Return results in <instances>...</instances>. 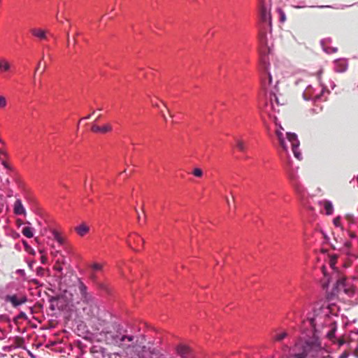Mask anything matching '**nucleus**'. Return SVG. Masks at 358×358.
Returning a JSON list of instances; mask_svg holds the SVG:
<instances>
[{"label":"nucleus","instance_id":"f257e3e1","mask_svg":"<svg viewBox=\"0 0 358 358\" xmlns=\"http://www.w3.org/2000/svg\"><path fill=\"white\" fill-rule=\"evenodd\" d=\"M337 318L336 315L331 313L329 305L315 308L313 316L309 318L314 333L312 336L302 333L292 346L289 348L284 345L282 350L289 351L287 358H331L327 350L322 346L317 334L334 342Z\"/></svg>","mask_w":358,"mask_h":358},{"label":"nucleus","instance_id":"f03ea898","mask_svg":"<svg viewBox=\"0 0 358 358\" xmlns=\"http://www.w3.org/2000/svg\"><path fill=\"white\" fill-rule=\"evenodd\" d=\"M278 81L276 80L273 81L272 74L270 69L266 68L265 73L262 76V85L264 90L269 93V102L266 103L264 112L267 113L271 117L273 118L275 124L278 125L277 118L275 115V112H279V103L278 97L275 94L276 85Z\"/></svg>","mask_w":358,"mask_h":358},{"label":"nucleus","instance_id":"7ed1b4c3","mask_svg":"<svg viewBox=\"0 0 358 358\" xmlns=\"http://www.w3.org/2000/svg\"><path fill=\"white\" fill-rule=\"evenodd\" d=\"M260 33L259 40L262 44L267 43V32H271V15L270 8L264 2L259 3Z\"/></svg>","mask_w":358,"mask_h":358},{"label":"nucleus","instance_id":"20e7f679","mask_svg":"<svg viewBox=\"0 0 358 358\" xmlns=\"http://www.w3.org/2000/svg\"><path fill=\"white\" fill-rule=\"evenodd\" d=\"M135 338L136 337L131 335H113L110 333H107L106 336V341L108 344L118 346L123 350L135 348Z\"/></svg>","mask_w":358,"mask_h":358},{"label":"nucleus","instance_id":"39448f33","mask_svg":"<svg viewBox=\"0 0 358 358\" xmlns=\"http://www.w3.org/2000/svg\"><path fill=\"white\" fill-rule=\"evenodd\" d=\"M321 73L322 71L318 73V80L320 83V85L317 88H314L313 86L309 85L304 90L303 96L305 100L316 101L322 99V96L325 90L327 88V86L322 83L321 80Z\"/></svg>","mask_w":358,"mask_h":358},{"label":"nucleus","instance_id":"423d86ee","mask_svg":"<svg viewBox=\"0 0 358 358\" xmlns=\"http://www.w3.org/2000/svg\"><path fill=\"white\" fill-rule=\"evenodd\" d=\"M288 149L291 147L293 154L298 159H301V153L299 150V141L297 136L294 133L287 132L286 133V137H285Z\"/></svg>","mask_w":358,"mask_h":358},{"label":"nucleus","instance_id":"0eeeda50","mask_svg":"<svg viewBox=\"0 0 358 358\" xmlns=\"http://www.w3.org/2000/svg\"><path fill=\"white\" fill-rule=\"evenodd\" d=\"M77 287L81 296V300L86 303H91L93 301V298L87 292V286L80 278H77Z\"/></svg>","mask_w":358,"mask_h":358},{"label":"nucleus","instance_id":"6e6552de","mask_svg":"<svg viewBox=\"0 0 358 358\" xmlns=\"http://www.w3.org/2000/svg\"><path fill=\"white\" fill-rule=\"evenodd\" d=\"M5 301L10 302L13 307L16 308L25 303L27 301V298L24 295H6L5 296Z\"/></svg>","mask_w":358,"mask_h":358},{"label":"nucleus","instance_id":"1a4fd4ad","mask_svg":"<svg viewBox=\"0 0 358 358\" xmlns=\"http://www.w3.org/2000/svg\"><path fill=\"white\" fill-rule=\"evenodd\" d=\"M289 179L296 192L302 194L304 192V187L299 180V176L294 172H290Z\"/></svg>","mask_w":358,"mask_h":358},{"label":"nucleus","instance_id":"9d476101","mask_svg":"<svg viewBox=\"0 0 358 358\" xmlns=\"http://www.w3.org/2000/svg\"><path fill=\"white\" fill-rule=\"evenodd\" d=\"M289 336L287 331L282 329H276L273 331L271 339L273 342L281 343Z\"/></svg>","mask_w":358,"mask_h":358},{"label":"nucleus","instance_id":"9b49d317","mask_svg":"<svg viewBox=\"0 0 358 358\" xmlns=\"http://www.w3.org/2000/svg\"><path fill=\"white\" fill-rule=\"evenodd\" d=\"M284 131V129L279 125V127L276 129L275 130V135L278 139L279 143L281 146V148L285 151H288V145L287 144L286 140L284 137L282 131Z\"/></svg>","mask_w":358,"mask_h":358},{"label":"nucleus","instance_id":"f8f14e48","mask_svg":"<svg viewBox=\"0 0 358 358\" xmlns=\"http://www.w3.org/2000/svg\"><path fill=\"white\" fill-rule=\"evenodd\" d=\"M318 205L324 208L326 215H331L333 214L334 206L331 201L327 199L320 200L318 201Z\"/></svg>","mask_w":358,"mask_h":358},{"label":"nucleus","instance_id":"ddd939ff","mask_svg":"<svg viewBox=\"0 0 358 358\" xmlns=\"http://www.w3.org/2000/svg\"><path fill=\"white\" fill-rule=\"evenodd\" d=\"M348 63L345 59H339L334 61V70L338 73H343L346 71Z\"/></svg>","mask_w":358,"mask_h":358},{"label":"nucleus","instance_id":"4468645a","mask_svg":"<svg viewBox=\"0 0 358 358\" xmlns=\"http://www.w3.org/2000/svg\"><path fill=\"white\" fill-rule=\"evenodd\" d=\"M176 352L180 357L187 358L190 355V349L187 345H179L176 348Z\"/></svg>","mask_w":358,"mask_h":358},{"label":"nucleus","instance_id":"2eb2a0df","mask_svg":"<svg viewBox=\"0 0 358 358\" xmlns=\"http://www.w3.org/2000/svg\"><path fill=\"white\" fill-rule=\"evenodd\" d=\"M13 210L15 214L20 215H26V210L24 208L22 203L20 199H17L15 201Z\"/></svg>","mask_w":358,"mask_h":358},{"label":"nucleus","instance_id":"dca6fc26","mask_svg":"<svg viewBox=\"0 0 358 358\" xmlns=\"http://www.w3.org/2000/svg\"><path fill=\"white\" fill-rule=\"evenodd\" d=\"M31 34L39 40H45L47 38V32L45 30L38 28L31 29Z\"/></svg>","mask_w":358,"mask_h":358},{"label":"nucleus","instance_id":"f3484780","mask_svg":"<svg viewBox=\"0 0 358 358\" xmlns=\"http://www.w3.org/2000/svg\"><path fill=\"white\" fill-rule=\"evenodd\" d=\"M75 231L80 236H84L89 232L90 227L85 223H82L75 228Z\"/></svg>","mask_w":358,"mask_h":358},{"label":"nucleus","instance_id":"a211bd4d","mask_svg":"<svg viewBox=\"0 0 358 358\" xmlns=\"http://www.w3.org/2000/svg\"><path fill=\"white\" fill-rule=\"evenodd\" d=\"M329 42V39H323L321 41V45L322 46L323 50L328 54L336 52L337 51L336 48H330L327 45V43Z\"/></svg>","mask_w":358,"mask_h":358},{"label":"nucleus","instance_id":"6ab92c4d","mask_svg":"<svg viewBox=\"0 0 358 358\" xmlns=\"http://www.w3.org/2000/svg\"><path fill=\"white\" fill-rule=\"evenodd\" d=\"M153 354V351L150 348L143 346L142 348L141 352L138 353L139 358H152V355Z\"/></svg>","mask_w":358,"mask_h":358},{"label":"nucleus","instance_id":"aec40b11","mask_svg":"<svg viewBox=\"0 0 358 358\" xmlns=\"http://www.w3.org/2000/svg\"><path fill=\"white\" fill-rule=\"evenodd\" d=\"M52 235L53 236L54 240H55L60 245H64V238L62 236L59 231H57V230H52Z\"/></svg>","mask_w":358,"mask_h":358},{"label":"nucleus","instance_id":"412c9836","mask_svg":"<svg viewBox=\"0 0 358 358\" xmlns=\"http://www.w3.org/2000/svg\"><path fill=\"white\" fill-rule=\"evenodd\" d=\"M10 67L11 66L8 61L4 59H0V71H8Z\"/></svg>","mask_w":358,"mask_h":358},{"label":"nucleus","instance_id":"4be33fe9","mask_svg":"<svg viewBox=\"0 0 358 358\" xmlns=\"http://www.w3.org/2000/svg\"><path fill=\"white\" fill-rule=\"evenodd\" d=\"M22 233L27 238H32L34 236V229L30 227H25L22 229Z\"/></svg>","mask_w":358,"mask_h":358},{"label":"nucleus","instance_id":"5701e85b","mask_svg":"<svg viewBox=\"0 0 358 358\" xmlns=\"http://www.w3.org/2000/svg\"><path fill=\"white\" fill-rule=\"evenodd\" d=\"M90 268L94 272L101 271L103 268V264L98 262H93L90 265Z\"/></svg>","mask_w":358,"mask_h":358},{"label":"nucleus","instance_id":"b1692460","mask_svg":"<svg viewBox=\"0 0 358 358\" xmlns=\"http://www.w3.org/2000/svg\"><path fill=\"white\" fill-rule=\"evenodd\" d=\"M235 141H236V145L237 148L240 151L244 152L246 149V145H245V142L243 140L239 139V138H236Z\"/></svg>","mask_w":358,"mask_h":358},{"label":"nucleus","instance_id":"393cba45","mask_svg":"<svg viewBox=\"0 0 358 358\" xmlns=\"http://www.w3.org/2000/svg\"><path fill=\"white\" fill-rule=\"evenodd\" d=\"M345 279L344 278H341L336 281V286L338 290H343L346 292L345 286Z\"/></svg>","mask_w":358,"mask_h":358},{"label":"nucleus","instance_id":"a878e982","mask_svg":"<svg viewBox=\"0 0 358 358\" xmlns=\"http://www.w3.org/2000/svg\"><path fill=\"white\" fill-rule=\"evenodd\" d=\"M101 134H106L108 132H110L113 129V127L110 124H106L103 126L101 127Z\"/></svg>","mask_w":358,"mask_h":358},{"label":"nucleus","instance_id":"bb28decb","mask_svg":"<svg viewBox=\"0 0 358 358\" xmlns=\"http://www.w3.org/2000/svg\"><path fill=\"white\" fill-rule=\"evenodd\" d=\"M192 174L196 178H201L203 176V171L200 168H194Z\"/></svg>","mask_w":358,"mask_h":358},{"label":"nucleus","instance_id":"cd10ccee","mask_svg":"<svg viewBox=\"0 0 358 358\" xmlns=\"http://www.w3.org/2000/svg\"><path fill=\"white\" fill-rule=\"evenodd\" d=\"M277 12L278 13V14L280 15V22H285L286 17H285V13L282 11V10L281 8H278L277 9Z\"/></svg>","mask_w":358,"mask_h":358},{"label":"nucleus","instance_id":"c85d7f7f","mask_svg":"<svg viewBox=\"0 0 358 358\" xmlns=\"http://www.w3.org/2000/svg\"><path fill=\"white\" fill-rule=\"evenodd\" d=\"M333 223L335 225V227L342 228L340 216L335 217L333 220Z\"/></svg>","mask_w":358,"mask_h":358},{"label":"nucleus","instance_id":"c756f323","mask_svg":"<svg viewBox=\"0 0 358 358\" xmlns=\"http://www.w3.org/2000/svg\"><path fill=\"white\" fill-rule=\"evenodd\" d=\"M136 238L134 240V243L136 245L143 243V239L138 234H135Z\"/></svg>","mask_w":358,"mask_h":358},{"label":"nucleus","instance_id":"7c9ffc66","mask_svg":"<svg viewBox=\"0 0 358 358\" xmlns=\"http://www.w3.org/2000/svg\"><path fill=\"white\" fill-rule=\"evenodd\" d=\"M7 105L6 99L4 96H0V108H5Z\"/></svg>","mask_w":358,"mask_h":358},{"label":"nucleus","instance_id":"2f4dec72","mask_svg":"<svg viewBox=\"0 0 358 358\" xmlns=\"http://www.w3.org/2000/svg\"><path fill=\"white\" fill-rule=\"evenodd\" d=\"M91 129L94 133H101V127H99L95 124H92Z\"/></svg>","mask_w":358,"mask_h":358},{"label":"nucleus","instance_id":"473e14b6","mask_svg":"<svg viewBox=\"0 0 358 358\" xmlns=\"http://www.w3.org/2000/svg\"><path fill=\"white\" fill-rule=\"evenodd\" d=\"M226 202L228 205V206L231 208H235L234 205V196H232V201H230L229 198V197H226Z\"/></svg>","mask_w":358,"mask_h":358},{"label":"nucleus","instance_id":"72a5a7b5","mask_svg":"<svg viewBox=\"0 0 358 358\" xmlns=\"http://www.w3.org/2000/svg\"><path fill=\"white\" fill-rule=\"evenodd\" d=\"M150 102L154 107L160 108V106H159L158 101L156 98L151 99Z\"/></svg>","mask_w":358,"mask_h":358},{"label":"nucleus","instance_id":"f704fd0d","mask_svg":"<svg viewBox=\"0 0 358 358\" xmlns=\"http://www.w3.org/2000/svg\"><path fill=\"white\" fill-rule=\"evenodd\" d=\"M160 114L162 116L165 122H168V117L165 116V112L163 110H160Z\"/></svg>","mask_w":358,"mask_h":358},{"label":"nucleus","instance_id":"c9c22d12","mask_svg":"<svg viewBox=\"0 0 358 358\" xmlns=\"http://www.w3.org/2000/svg\"><path fill=\"white\" fill-rule=\"evenodd\" d=\"M2 165L7 169L8 170H11V167L10 166V165L6 162L5 161H3L2 162Z\"/></svg>","mask_w":358,"mask_h":358},{"label":"nucleus","instance_id":"e433bc0d","mask_svg":"<svg viewBox=\"0 0 358 358\" xmlns=\"http://www.w3.org/2000/svg\"><path fill=\"white\" fill-rule=\"evenodd\" d=\"M66 36H67V46L70 47L71 46V38H70V36H69V33H67Z\"/></svg>","mask_w":358,"mask_h":358},{"label":"nucleus","instance_id":"4c0bfd02","mask_svg":"<svg viewBox=\"0 0 358 358\" xmlns=\"http://www.w3.org/2000/svg\"><path fill=\"white\" fill-rule=\"evenodd\" d=\"M16 273L21 275H24L25 274V272L23 269H17L16 271Z\"/></svg>","mask_w":358,"mask_h":358},{"label":"nucleus","instance_id":"58836bf2","mask_svg":"<svg viewBox=\"0 0 358 358\" xmlns=\"http://www.w3.org/2000/svg\"><path fill=\"white\" fill-rule=\"evenodd\" d=\"M346 218L350 221V222H354V217L351 215H348L346 216Z\"/></svg>","mask_w":358,"mask_h":358},{"label":"nucleus","instance_id":"ea45409f","mask_svg":"<svg viewBox=\"0 0 358 358\" xmlns=\"http://www.w3.org/2000/svg\"><path fill=\"white\" fill-rule=\"evenodd\" d=\"M77 41H76V37H73L72 38V39H71V45H75L76 44Z\"/></svg>","mask_w":358,"mask_h":358},{"label":"nucleus","instance_id":"a19ab883","mask_svg":"<svg viewBox=\"0 0 358 358\" xmlns=\"http://www.w3.org/2000/svg\"><path fill=\"white\" fill-rule=\"evenodd\" d=\"M163 106L166 110V112L170 115V117H172V115L170 114L169 110L167 108L166 106L163 103Z\"/></svg>","mask_w":358,"mask_h":358},{"label":"nucleus","instance_id":"79ce46f5","mask_svg":"<svg viewBox=\"0 0 358 358\" xmlns=\"http://www.w3.org/2000/svg\"><path fill=\"white\" fill-rule=\"evenodd\" d=\"M55 270L57 271L58 272H62V266H57V267H55Z\"/></svg>","mask_w":358,"mask_h":358},{"label":"nucleus","instance_id":"37998d69","mask_svg":"<svg viewBox=\"0 0 358 358\" xmlns=\"http://www.w3.org/2000/svg\"><path fill=\"white\" fill-rule=\"evenodd\" d=\"M60 289H63V290H64V292H65V294H66V298H68V296H67L66 294L69 292V291H68L67 289H63V287H62V285H60Z\"/></svg>","mask_w":358,"mask_h":358},{"label":"nucleus","instance_id":"c03bdc74","mask_svg":"<svg viewBox=\"0 0 358 358\" xmlns=\"http://www.w3.org/2000/svg\"><path fill=\"white\" fill-rule=\"evenodd\" d=\"M85 187H87L88 186H89L90 188L92 187V185L91 184H88L87 180L85 181Z\"/></svg>","mask_w":358,"mask_h":358},{"label":"nucleus","instance_id":"a18cd8bd","mask_svg":"<svg viewBox=\"0 0 358 358\" xmlns=\"http://www.w3.org/2000/svg\"><path fill=\"white\" fill-rule=\"evenodd\" d=\"M119 270H120V272L121 275H122V276H124V273H123V271H122V269L121 266H119Z\"/></svg>","mask_w":358,"mask_h":358},{"label":"nucleus","instance_id":"49530a36","mask_svg":"<svg viewBox=\"0 0 358 358\" xmlns=\"http://www.w3.org/2000/svg\"><path fill=\"white\" fill-rule=\"evenodd\" d=\"M69 301L71 303H74V299L73 298V296H71V297L69 299Z\"/></svg>","mask_w":358,"mask_h":358},{"label":"nucleus","instance_id":"de8ad7c7","mask_svg":"<svg viewBox=\"0 0 358 358\" xmlns=\"http://www.w3.org/2000/svg\"><path fill=\"white\" fill-rule=\"evenodd\" d=\"M91 117V115H88L87 116H86L85 117H83L82 120H87V119H90Z\"/></svg>","mask_w":358,"mask_h":358},{"label":"nucleus","instance_id":"09e8293b","mask_svg":"<svg viewBox=\"0 0 358 358\" xmlns=\"http://www.w3.org/2000/svg\"><path fill=\"white\" fill-rule=\"evenodd\" d=\"M322 271H323L324 275L325 277H327V274H326V271H325V268L324 267H322Z\"/></svg>","mask_w":358,"mask_h":358},{"label":"nucleus","instance_id":"8fccbe9b","mask_svg":"<svg viewBox=\"0 0 358 358\" xmlns=\"http://www.w3.org/2000/svg\"><path fill=\"white\" fill-rule=\"evenodd\" d=\"M346 357H347V355H345V354H343V355H341L340 356V357H339V358H346Z\"/></svg>","mask_w":358,"mask_h":358},{"label":"nucleus","instance_id":"3c124183","mask_svg":"<svg viewBox=\"0 0 358 358\" xmlns=\"http://www.w3.org/2000/svg\"><path fill=\"white\" fill-rule=\"evenodd\" d=\"M40 66H41V62H39L38 63V65H37V67H36V71H38V70L39 69Z\"/></svg>","mask_w":358,"mask_h":358},{"label":"nucleus","instance_id":"603ef678","mask_svg":"<svg viewBox=\"0 0 358 358\" xmlns=\"http://www.w3.org/2000/svg\"><path fill=\"white\" fill-rule=\"evenodd\" d=\"M128 245L132 248V245L130 241H128Z\"/></svg>","mask_w":358,"mask_h":358},{"label":"nucleus","instance_id":"864d4df0","mask_svg":"<svg viewBox=\"0 0 358 358\" xmlns=\"http://www.w3.org/2000/svg\"><path fill=\"white\" fill-rule=\"evenodd\" d=\"M138 220H139V221H140V220H141V216L139 214L138 215Z\"/></svg>","mask_w":358,"mask_h":358},{"label":"nucleus","instance_id":"5fc2aeb1","mask_svg":"<svg viewBox=\"0 0 358 358\" xmlns=\"http://www.w3.org/2000/svg\"><path fill=\"white\" fill-rule=\"evenodd\" d=\"M24 313H20V316H24Z\"/></svg>","mask_w":358,"mask_h":358},{"label":"nucleus","instance_id":"6e6d98bb","mask_svg":"<svg viewBox=\"0 0 358 358\" xmlns=\"http://www.w3.org/2000/svg\"><path fill=\"white\" fill-rule=\"evenodd\" d=\"M79 34H79V32H77V33L76 34V36H78Z\"/></svg>","mask_w":358,"mask_h":358},{"label":"nucleus","instance_id":"4d7b16f0","mask_svg":"<svg viewBox=\"0 0 358 358\" xmlns=\"http://www.w3.org/2000/svg\"><path fill=\"white\" fill-rule=\"evenodd\" d=\"M357 334H358V329L356 330V332H355Z\"/></svg>","mask_w":358,"mask_h":358},{"label":"nucleus","instance_id":"13d9d810","mask_svg":"<svg viewBox=\"0 0 358 358\" xmlns=\"http://www.w3.org/2000/svg\"><path fill=\"white\" fill-rule=\"evenodd\" d=\"M0 143H2V140H1V138H0Z\"/></svg>","mask_w":358,"mask_h":358},{"label":"nucleus","instance_id":"bf43d9fd","mask_svg":"<svg viewBox=\"0 0 358 358\" xmlns=\"http://www.w3.org/2000/svg\"><path fill=\"white\" fill-rule=\"evenodd\" d=\"M357 182H358V176H357Z\"/></svg>","mask_w":358,"mask_h":358}]
</instances>
